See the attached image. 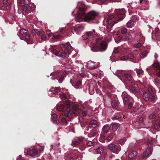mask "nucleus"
I'll return each instance as SVG.
<instances>
[{
  "instance_id": "18",
  "label": "nucleus",
  "mask_w": 160,
  "mask_h": 160,
  "mask_svg": "<svg viewBox=\"0 0 160 160\" xmlns=\"http://www.w3.org/2000/svg\"><path fill=\"white\" fill-rule=\"evenodd\" d=\"M119 102L117 98H116L112 100L111 103L112 106L113 108H116L118 106Z\"/></svg>"
},
{
  "instance_id": "42",
  "label": "nucleus",
  "mask_w": 160,
  "mask_h": 160,
  "mask_svg": "<svg viewBox=\"0 0 160 160\" xmlns=\"http://www.w3.org/2000/svg\"><path fill=\"white\" fill-rule=\"evenodd\" d=\"M128 59H130L131 60L135 58V57L131 54H129L127 55Z\"/></svg>"
},
{
  "instance_id": "39",
  "label": "nucleus",
  "mask_w": 160,
  "mask_h": 160,
  "mask_svg": "<svg viewBox=\"0 0 160 160\" xmlns=\"http://www.w3.org/2000/svg\"><path fill=\"white\" fill-rule=\"evenodd\" d=\"M124 76L126 78L128 81H130L132 80V77L130 75L128 74L127 73H125Z\"/></svg>"
},
{
  "instance_id": "45",
  "label": "nucleus",
  "mask_w": 160,
  "mask_h": 160,
  "mask_svg": "<svg viewBox=\"0 0 160 160\" xmlns=\"http://www.w3.org/2000/svg\"><path fill=\"white\" fill-rule=\"evenodd\" d=\"M114 136L115 134H111L108 136L107 139L108 140L110 141L111 140Z\"/></svg>"
},
{
  "instance_id": "33",
  "label": "nucleus",
  "mask_w": 160,
  "mask_h": 160,
  "mask_svg": "<svg viewBox=\"0 0 160 160\" xmlns=\"http://www.w3.org/2000/svg\"><path fill=\"white\" fill-rule=\"evenodd\" d=\"M96 150L98 154H101L103 152V149L101 147H98Z\"/></svg>"
},
{
  "instance_id": "60",
  "label": "nucleus",
  "mask_w": 160,
  "mask_h": 160,
  "mask_svg": "<svg viewBox=\"0 0 160 160\" xmlns=\"http://www.w3.org/2000/svg\"><path fill=\"white\" fill-rule=\"evenodd\" d=\"M141 3L147 4L148 2V0H141L140 1Z\"/></svg>"
},
{
  "instance_id": "28",
  "label": "nucleus",
  "mask_w": 160,
  "mask_h": 160,
  "mask_svg": "<svg viewBox=\"0 0 160 160\" xmlns=\"http://www.w3.org/2000/svg\"><path fill=\"white\" fill-rule=\"evenodd\" d=\"M110 127L107 125H104L102 128V130L103 132L106 133L110 129Z\"/></svg>"
},
{
  "instance_id": "8",
  "label": "nucleus",
  "mask_w": 160,
  "mask_h": 160,
  "mask_svg": "<svg viewBox=\"0 0 160 160\" xmlns=\"http://www.w3.org/2000/svg\"><path fill=\"white\" fill-rule=\"evenodd\" d=\"M86 66L88 68L90 69H96L97 67V63L91 61H88Z\"/></svg>"
},
{
  "instance_id": "11",
  "label": "nucleus",
  "mask_w": 160,
  "mask_h": 160,
  "mask_svg": "<svg viewBox=\"0 0 160 160\" xmlns=\"http://www.w3.org/2000/svg\"><path fill=\"white\" fill-rule=\"evenodd\" d=\"M65 115L70 118H72L75 115V113L72 110L67 109L64 112Z\"/></svg>"
},
{
  "instance_id": "17",
  "label": "nucleus",
  "mask_w": 160,
  "mask_h": 160,
  "mask_svg": "<svg viewBox=\"0 0 160 160\" xmlns=\"http://www.w3.org/2000/svg\"><path fill=\"white\" fill-rule=\"evenodd\" d=\"M27 154L31 156H35L37 154L36 151L35 149L28 150Z\"/></svg>"
},
{
  "instance_id": "58",
  "label": "nucleus",
  "mask_w": 160,
  "mask_h": 160,
  "mask_svg": "<svg viewBox=\"0 0 160 160\" xmlns=\"http://www.w3.org/2000/svg\"><path fill=\"white\" fill-rule=\"evenodd\" d=\"M60 92L59 89L58 88H55L54 90H53V92L54 94H56L57 93H58Z\"/></svg>"
},
{
  "instance_id": "14",
  "label": "nucleus",
  "mask_w": 160,
  "mask_h": 160,
  "mask_svg": "<svg viewBox=\"0 0 160 160\" xmlns=\"http://www.w3.org/2000/svg\"><path fill=\"white\" fill-rule=\"evenodd\" d=\"M122 97L123 99V102L124 104H127L128 103V96L127 95V93L124 92L122 93Z\"/></svg>"
},
{
  "instance_id": "55",
  "label": "nucleus",
  "mask_w": 160,
  "mask_h": 160,
  "mask_svg": "<svg viewBox=\"0 0 160 160\" xmlns=\"http://www.w3.org/2000/svg\"><path fill=\"white\" fill-rule=\"evenodd\" d=\"M124 18H125L124 17L120 16V17H118L117 18V20L118 21H122V20H123Z\"/></svg>"
},
{
  "instance_id": "34",
  "label": "nucleus",
  "mask_w": 160,
  "mask_h": 160,
  "mask_svg": "<svg viewBox=\"0 0 160 160\" xmlns=\"http://www.w3.org/2000/svg\"><path fill=\"white\" fill-rule=\"evenodd\" d=\"M136 72L138 76L142 75L143 72V71L142 69H136Z\"/></svg>"
},
{
  "instance_id": "47",
  "label": "nucleus",
  "mask_w": 160,
  "mask_h": 160,
  "mask_svg": "<svg viewBox=\"0 0 160 160\" xmlns=\"http://www.w3.org/2000/svg\"><path fill=\"white\" fill-rule=\"evenodd\" d=\"M61 122L63 124H66L68 123L66 119L65 118H62V119Z\"/></svg>"
},
{
  "instance_id": "52",
  "label": "nucleus",
  "mask_w": 160,
  "mask_h": 160,
  "mask_svg": "<svg viewBox=\"0 0 160 160\" xmlns=\"http://www.w3.org/2000/svg\"><path fill=\"white\" fill-rule=\"evenodd\" d=\"M48 35L49 38H51L52 39L55 37V35L52 33H48Z\"/></svg>"
},
{
  "instance_id": "59",
  "label": "nucleus",
  "mask_w": 160,
  "mask_h": 160,
  "mask_svg": "<svg viewBox=\"0 0 160 160\" xmlns=\"http://www.w3.org/2000/svg\"><path fill=\"white\" fill-rule=\"evenodd\" d=\"M51 146L53 149H55L57 148L58 147V145L57 144L54 143L51 145Z\"/></svg>"
},
{
  "instance_id": "56",
  "label": "nucleus",
  "mask_w": 160,
  "mask_h": 160,
  "mask_svg": "<svg viewBox=\"0 0 160 160\" xmlns=\"http://www.w3.org/2000/svg\"><path fill=\"white\" fill-rule=\"evenodd\" d=\"M131 36V35L129 34H128L126 35L125 38V40H129L130 37Z\"/></svg>"
},
{
  "instance_id": "36",
  "label": "nucleus",
  "mask_w": 160,
  "mask_h": 160,
  "mask_svg": "<svg viewBox=\"0 0 160 160\" xmlns=\"http://www.w3.org/2000/svg\"><path fill=\"white\" fill-rule=\"evenodd\" d=\"M154 82L158 87H160V81L158 78H156L155 79Z\"/></svg>"
},
{
  "instance_id": "20",
  "label": "nucleus",
  "mask_w": 160,
  "mask_h": 160,
  "mask_svg": "<svg viewBox=\"0 0 160 160\" xmlns=\"http://www.w3.org/2000/svg\"><path fill=\"white\" fill-rule=\"evenodd\" d=\"M157 96L155 94L150 95V100L151 102H154L157 99Z\"/></svg>"
},
{
  "instance_id": "2",
  "label": "nucleus",
  "mask_w": 160,
  "mask_h": 160,
  "mask_svg": "<svg viewBox=\"0 0 160 160\" xmlns=\"http://www.w3.org/2000/svg\"><path fill=\"white\" fill-rule=\"evenodd\" d=\"M19 2H20L21 6L23 7L22 12L23 15H25L32 8L33 9L35 8V6L33 4L28 5V1L27 0H20Z\"/></svg>"
},
{
  "instance_id": "50",
  "label": "nucleus",
  "mask_w": 160,
  "mask_h": 160,
  "mask_svg": "<svg viewBox=\"0 0 160 160\" xmlns=\"http://www.w3.org/2000/svg\"><path fill=\"white\" fill-rule=\"evenodd\" d=\"M78 119L79 122L80 123H82L84 122V119L82 117H79L78 118Z\"/></svg>"
},
{
  "instance_id": "32",
  "label": "nucleus",
  "mask_w": 160,
  "mask_h": 160,
  "mask_svg": "<svg viewBox=\"0 0 160 160\" xmlns=\"http://www.w3.org/2000/svg\"><path fill=\"white\" fill-rule=\"evenodd\" d=\"M122 38L121 36H118L116 37V38H114L115 42L117 43H119Z\"/></svg>"
},
{
  "instance_id": "25",
  "label": "nucleus",
  "mask_w": 160,
  "mask_h": 160,
  "mask_svg": "<svg viewBox=\"0 0 160 160\" xmlns=\"http://www.w3.org/2000/svg\"><path fill=\"white\" fill-rule=\"evenodd\" d=\"M134 22L132 20H129L126 23V26L128 28H131L133 26Z\"/></svg>"
},
{
  "instance_id": "62",
  "label": "nucleus",
  "mask_w": 160,
  "mask_h": 160,
  "mask_svg": "<svg viewBox=\"0 0 160 160\" xmlns=\"http://www.w3.org/2000/svg\"><path fill=\"white\" fill-rule=\"evenodd\" d=\"M105 137L103 136H102L100 138V140L101 142H103L105 141Z\"/></svg>"
},
{
  "instance_id": "61",
  "label": "nucleus",
  "mask_w": 160,
  "mask_h": 160,
  "mask_svg": "<svg viewBox=\"0 0 160 160\" xmlns=\"http://www.w3.org/2000/svg\"><path fill=\"white\" fill-rule=\"evenodd\" d=\"M119 118V117L118 116H113L112 118L113 120H118Z\"/></svg>"
},
{
  "instance_id": "24",
  "label": "nucleus",
  "mask_w": 160,
  "mask_h": 160,
  "mask_svg": "<svg viewBox=\"0 0 160 160\" xmlns=\"http://www.w3.org/2000/svg\"><path fill=\"white\" fill-rule=\"evenodd\" d=\"M77 139L83 143H86V142L88 140V138H85L84 137H78Z\"/></svg>"
},
{
  "instance_id": "23",
  "label": "nucleus",
  "mask_w": 160,
  "mask_h": 160,
  "mask_svg": "<svg viewBox=\"0 0 160 160\" xmlns=\"http://www.w3.org/2000/svg\"><path fill=\"white\" fill-rule=\"evenodd\" d=\"M25 41L28 44H32V43L30 42V35L27 34L26 35Z\"/></svg>"
},
{
  "instance_id": "9",
  "label": "nucleus",
  "mask_w": 160,
  "mask_h": 160,
  "mask_svg": "<svg viewBox=\"0 0 160 160\" xmlns=\"http://www.w3.org/2000/svg\"><path fill=\"white\" fill-rule=\"evenodd\" d=\"M152 150L151 148H147L142 154L143 158H146L150 157L152 154Z\"/></svg>"
},
{
  "instance_id": "31",
  "label": "nucleus",
  "mask_w": 160,
  "mask_h": 160,
  "mask_svg": "<svg viewBox=\"0 0 160 160\" xmlns=\"http://www.w3.org/2000/svg\"><path fill=\"white\" fill-rule=\"evenodd\" d=\"M87 145L89 146H91L94 145L95 143V142L92 141L88 139V140L86 142Z\"/></svg>"
},
{
  "instance_id": "6",
  "label": "nucleus",
  "mask_w": 160,
  "mask_h": 160,
  "mask_svg": "<svg viewBox=\"0 0 160 160\" xmlns=\"http://www.w3.org/2000/svg\"><path fill=\"white\" fill-rule=\"evenodd\" d=\"M78 152L69 153L65 154L66 160H73L78 156Z\"/></svg>"
},
{
  "instance_id": "3",
  "label": "nucleus",
  "mask_w": 160,
  "mask_h": 160,
  "mask_svg": "<svg viewBox=\"0 0 160 160\" xmlns=\"http://www.w3.org/2000/svg\"><path fill=\"white\" fill-rule=\"evenodd\" d=\"M107 46V43L106 42H103L101 43L100 46H98L97 44L93 43L90 45L89 47L92 52H103L106 50Z\"/></svg>"
},
{
  "instance_id": "46",
  "label": "nucleus",
  "mask_w": 160,
  "mask_h": 160,
  "mask_svg": "<svg viewBox=\"0 0 160 160\" xmlns=\"http://www.w3.org/2000/svg\"><path fill=\"white\" fill-rule=\"evenodd\" d=\"M148 91V93L150 94H152L153 93L151 87H149L147 88Z\"/></svg>"
},
{
  "instance_id": "40",
  "label": "nucleus",
  "mask_w": 160,
  "mask_h": 160,
  "mask_svg": "<svg viewBox=\"0 0 160 160\" xmlns=\"http://www.w3.org/2000/svg\"><path fill=\"white\" fill-rule=\"evenodd\" d=\"M72 104V102L71 101H67L65 103V105L67 107L71 106Z\"/></svg>"
},
{
  "instance_id": "35",
  "label": "nucleus",
  "mask_w": 160,
  "mask_h": 160,
  "mask_svg": "<svg viewBox=\"0 0 160 160\" xmlns=\"http://www.w3.org/2000/svg\"><path fill=\"white\" fill-rule=\"evenodd\" d=\"M59 96L60 98L62 99H67L68 98L66 95L62 92H61L59 94Z\"/></svg>"
},
{
  "instance_id": "5",
  "label": "nucleus",
  "mask_w": 160,
  "mask_h": 160,
  "mask_svg": "<svg viewBox=\"0 0 160 160\" xmlns=\"http://www.w3.org/2000/svg\"><path fill=\"white\" fill-rule=\"evenodd\" d=\"M108 148L111 150L113 153H115L116 154H118L120 150V148L119 147H118L112 143L108 145Z\"/></svg>"
},
{
  "instance_id": "64",
  "label": "nucleus",
  "mask_w": 160,
  "mask_h": 160,
  "mask_svg": "<svg viewBox=\"0 0 160 160\" xmlns=\"http://www.w3.org/2000/svg\"><path fill=\"white\" fill-rule=\"evenodd\" d=\"M58 160H66L62 156H59L58 158Z\"/></svg>"
},
{
  "instance_id": "44",
  "label": "nucleus",
  "mask_w": 160,
  "mask_h": 160,
  "mask_svg": "<svg viewBox=\"0 0 160 160\" xmlns=\"http://www.w3.org/2000/svg\"><path fill=\"white\" fill-rule=\"evenodd\" d=\"M146 142L148 145H151L153 144V142L152 140L148 139L146 141Z\"/></svg>"
},
{
  "instance_id": "37",
  "label": "nucleus",
  "mask_w": 160,
  "mask_h": 160,
  "mask_svg": "<svg viewBox=\"0 0 160 160\" xmlns=\"http://www.w3.org/2000/svg\"><path fill=\"white\" fill-rule=\"evenodd\" d=\"M115 22H112L107 26L108 29H110L111 30H112V27L115 24Z\"/></svg>"
},
{
  "instance_id": "15",
  "label": "nucleus",
  "mask_w": 160,
  "mask_h": 160,
  "mask_svg": "<svg viewBox=\"0 0 160 160\" xmlns=\"http://www.w3.org/2000/svg\"><path fill=\"white\" fill-rule=\"evenodd\" d=\"M58 116L56 113H53L52 115V118L53 122L56 124H58L59 122V120L57 118Z\"/></svg>"
},
{
  "instance_id": "27",
  "label": "nucleus",
  "mask_w": 160,
  "mask_h": 160,
  "mask_svg": "<svg viewBox=\"0 0 160 160\" xmlns=\"http://www.w3.org/2000/svg\"><path fill=\"white\" fill-rule=\"evenodd\" d=\"M129 89L130 91L132 93L135 94L137 92V91L135 88L132 86H130L129 87Z\"/></svg>"
},
{
  "instance_id": "53",
  "label": "nucleus",
  "mask_w": 160,
  "mask_h": 160,
  "mask_svg": "<svg viewBox=\"0 0 160 160\" xmlns=\"http://www.w3.org/2000/svg\"><path fill=\"white\" fill-rule=\"evenodd\" d=\"M127 29L126 28H124L121 31V32L122 34H124L127 33Z\"/></svg>"
},
{
  "instance_id": "7",
  "label": "nucleus",
  "mask_w": 160,
  "mask_h": 160,
  "mask_svg": "<svg viewBox=\"0 0 160 160\" xmlns=\"http://www.w3.org/2000/svg\"><path fill=\"white\" fill-rule=\"evenodd\" d=\"M96 31L92 29L91 31L87 32L85 34V38L90 40H93L94 36L95 35Z\"/></svg>"
},
{
  "instance_id": "63",
  "label": "nucleus",
  "mask_w": 160,
  "mask_h": 160,
  "mask_svg": "<svg viewBox=\"0 0 160 160\" xmlns=\"http://www.w3.org/2000/svg\"><path fill=\"white\" fill-rule=\"evenodd\" d=\"M46 38H47L46 36L45 35L43 34L41 36V39L42 40L45 41L46 39Z\"/></svg>"
},
{
  "instance_id": "16",
  "label": "nucleus",
  "mask_w": 160,
  "mask_h": 160,
  "mask_svg": "<svg viewBox=\"0 0 160 160\" xmlns=\"http://www.w3.org/2000/svg\"><path fill=\"white\" fill-rule=\"evenodd\" d=\"M84 27L82 26H79L75 29V31L76 34L80 35L81 32L83 30Z\"/></svg>"
},
{
  "instance_id": "4",
  "label": "nucleus",
  "mask_w": 160,
  "mask_h": 160,
  "mask_svg": "<svg viewBox=\"0 0 160 160\" xmlns=\"http://www.w3.org/2000/svg\"><path fill=\"white\" fill-rule=\"evenodd\" d=\"M61 47L62 49V51L67 52L68 56L70 53L71 52V50L72 48L70 43L69 42H67L66 48V45L64 44H62Z\"/></svg>"
},
{
  "instance_id": "30",
  "label": "nucleus",
  "mask_w": 160,
  "mask_h": 160,
  "mask_svg": "<svg viewBox=\"0 0 160 160\" xmlns=\"http://www.w3.org/2000/svg\"><path fill=\"white\" fill-rule=\"evenodd\" d=\"M124 9H120L118 11L116 12V14L117 15H120L124 14Z\"/></svg>"
},
{
  "instance_id": "48",
  "label": "nucleus",
  "mask_w": 160,
  "mask_h": 160,
  "mask_svg": "<svg viewBox=\"0 0 160 160\" xmlns=\"http://www.w3.org/2000/svg\"><path fill=\"white\" fill-rule=\"evenodd\" d=\"M142 46L141 44L140 43L138 42L137 43H136L134 45V47L135 48H139L141 47Z\"/></svg>"
},
{
  "instance_id": "12",
  "label": "nucleus",
  "mask_w": 160,
  "mask_h": 160,
  "mask_svg": "<svg viewBox=\"0 0 160 160\" xmlns=\"http://www.w3.org/2000/svg\"><path fill=\"white\" fill-rule=\"evenodd\" d=\"M55 55L60 58H67L68 57V54L67 52H64L57 51L55 53Z\"/></svg>"
},
{
  "instance_id": "41",
  "label": "nucleus",
  "mask_w": 160,
  "mask_h": 160,
  "mask_svg": "<svg viewBox=\"0 0 160 160\" xmlns=\"http://www.w3.org/2000/svg\"><path fill=\"white\" fill-rule=\"evenodd\" d=\"M20 33L22 35H25L27 32V30L26 29H21L20 30Z\"/></svg>"
},
{
  "instance_id": "1",
  "label": "nucleus",
  "mask_w": 160,
  "mask_h": 160,
  "mask_svg": "<svg viewBox=\"0 0 160 160\" xmlns=\"http://www.w3.org/2000/svg\"><path fill=\"white\" fill-rule=\"evenodd\" d=\"M79 14L81 13L82 15H79L75 18V20L78 22L84 21L90 23H98L99 21L97 18L99 13L94 11L89 12L87 15H84V12L82 9L80 8L79 11Z\"/></svg>"
},
{
  "instance_id": "43",
  "label": "nucleus",
  "mask_w": 160,
  "mask_h": 160,
  "mask_svg": "<svg viewBox=\"0 0 160 160\" xmlns=\"http://www.w3.org/2000/svg\"><path fill=\"white\" fill-rule=\"evenodd\" d=\"M120 59L121 61H125L128 60L127 55L123 56L121 57Z\"/></svg>"
},
{
  "instance_id": "13",
  "label": "nucleus",
  "mask_w": 160,
  "mask_h": 160,
  "mask_svg": "<svg viewBox=\"0 0 160 160\" xmlns=\"http://www.w3.org/2000/svg\"><path fill=\"white\" fill-rule=\"evenodd\" d=\"M152 66L153 68H157L156 72L158 74V77L160 78V63L154 62Z\"/></svg>"
},
{
  "instance_id": "49",
  "label": "nucleus",
  "mask_w": 160,
  "mask_h": 160,
  "mask_svg": "<svg viewBox=\"0 0 160 160\" xmlns=\"http://www.w3.org/2000/svg\"><path fill=\"white\" fill-rule=\"evenodd\" d=\"M113 52L115 54H117L119 53L118 47H117L114 48Z\"/></svg>"
},
{
  "instance_id": "57",
  "label": "nucleus",
  "mask_w": 160,
  "mask_h": 160,
  "mask_svg": "<svg viewBox=\"0 0 160 160\" xmlns=\"http://www.w3.org/2000/svg\"><path fill=\"white\" fill-rule=\"evenodd\" d=\"M72 143L75 145H78L80 144V142L77 140H74L72 142Z\"/></svg>"
},
{
  "instance_id": "51",
  "label": "nucleus",
  "mask_w": 160,
  "mask_h": 160,
  "mask_svg": "<svg viewBox=\"0 0 160 160\" xmlns=\"http://www.w3.org/2000/svg\"><path fill=\"white\" fill-rule=\"evenodd\" d=\"M97 134V133L95 132H92L90 133L88 135V137H91V136H92L93 137H95Z\"/></svg>"
},
{
  "instance_id": "21",
  "label": "nucleus",
  "mask_w": 160,
  "mask_h": 160,
  "mask_svg": "<svg viewBox=\"0 0 160 160\" xmlns=\"http://www.w3.org/2000/svg\"><path fill=\"white\" fill-rule=\"evenodd\" d=\"M67 74V73L66 71L63 72L62 75L61 76L58 80L59 83H61L62 82L64 78L66 76Z\"/></svg>"
},
{
  "instance_id": "22",
  "label": "nucleus",
  "mask_w": 160,
  "mask_h": 160,
  "mask_svg": "<svg viewBox=\"0 0 160 160\" xmlns=\"http://www.w3.org/2000/svg\"><path fill=\"white\" fill-rule=\"evenodd\" d=\"M97 121L95 119H92L90 122V125L93 128H95L97 126Z\"/></svg>"
},
{
  "instance_id": "54",
  "label": "nucleus",
  "mask_w": 160,
  "mask_h": 160,
  "mask_svg": "<svg viewBox=\"0 0 160 160\" xmlns=\"http://www.w3.org/2000/svg\"><path fill=\"white\" fill-rule=\"evenodd\" d=\"M82 83V81L80 80L78 81L75 83V85L77 86H79L81 85Z\"/></svg>"
},
{
  "instance_id": "10",
  "label": "nucleus",
  "mask_w": 160,
  "mask_h": 160,
  "mask_svg": "<svg viewBox=\"0 0 160 160\" xmlns=\"http://www.w3.org/2000/svg\"><path fill=\"white\" fill-rule=\"evenodd\" d=\"M142 95L143 99L145 101H148L150 98V95L144 89L142 90Z\"/></svg>"
},
{
  "instance_id": "19",
  "label": "nucleus",
  "mask_w": 160,
  "mask_h": 160,
  "mask_svg": "<svg viewBox=\"0 0 160 160\" xmlns=\"http://www.w3.org/2000/svg\"><path fill=\"white\" fill-rule=\"evenodd\" d=\"M137 154V153L136 151H132L129 153L128 158L129 159H131L135 157Z\"/></svg>"
},
{
  "instance_id": "38",
  "label": "nucleus",
  "mask_w": 160,
  "mask_h": 160,
  "mask_svg": "<svg viewBox=\"0 0 160 160\" xmlns=\"http://www.w3.org/2000/svg\"><path fill=\"white\" fill-rule=\"evenodd\" d=\"M64 108V106L62 104H60L57 106V109L58 111H61Z\"/></svg>"
},
{
  "instance_id": "26",
  "label": "nucleus",
  "mask_w": 160,
  "mask_h": 160,
  "mask_svg": "<svg viewBox=\"0 0 160 160\" xmlns=\"http://www.w3.org/2000/svg\"><path fill=\"white\" fill-rule=\"evenodd\" d=\"M111 125L112 126V130L114 131H116L118 127V125L116 123H112L111 124Z\"/></svg>"
},
{
  "instance_id": "29",
  "label": "nucleus",
  "mask_w": 160,
  "mask_h": 160,
  "mask_svg": "<svg viewBox=\"0 0 160 160\" xmlns=\"http://www.w3.org/2000/svg\"><path fill=\"white\" fill-rule=\"evenodd\" d=\"M148 52L147 51H145L142 52L141 56H140V58H143L145 57H146L147 55L148 54Z\"/></svg>"
}]
</instances>
